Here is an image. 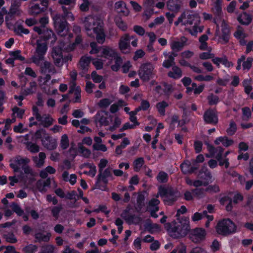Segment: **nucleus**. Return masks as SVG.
I'll list each match as a JSON object with an SVG mask.
<instances>
[{
  "label": "nucleus",
  "instance_id": "18",
  "mask_svg": "<svg viewBox=\"0 0 253 253\" xmlns=\"http://www.w3.org/2000/svg\"><path fill=\"white\" fill-rule=\"evenodd\" d=\"M204 120L206 123L216 124L218 122V117L215 110L209 109L204 114Z\"/></svg>",
  "mask_w": 253,
  "mask_h": 253
},
{
  "label": "nucleus",
  "instance_id": "57",
  "mask_svg": "<svg viewBox=\"0 0 253 253\" xmlns=\"http://www.w3.org/2000/svg\"><path fill=\"white\" fill-rule=\"evenodd\" d=\"M222 0H216L214 2V7L212 10L216 14L219 15L221 12V4Z\"/></svg>",
  "mask_w": 253,
  "mask_h": 253
},
{
  "label": "nucleus",
  "instance_id": "64",
  "mask_svg": "<svg viewBox=\"0 0 253 253\" xmlns=\"http://www.w3.org/2000/svg\"><path fill=\"white\" fill-rule=\"evenodd\" d=\"M23 251L25 253H34L37 251V247L36 245L30 244L25 247Z\"/></svg>",
  "mask_w": 253,
  "mask_h": 253
},
{
  "label": "nucleus",
  "instance_id": "5",
  "mask_svg": "<svg viewBox=\"0 0 253 253\" xmlns=\"http://www.w3.org/2000/svg\"><path fill=\"white\" fill-rule=\"evenodd\" d=\"M216 230L220 235L228 236L236 232L237 226L230 219H224L218 222Z\"/></svg>",
  "mask_w": 253,
  "mask_h": 253
},
{
  "label": "nucleus",
  "instance_id": "51",
  "mask_svg": "<svg viewBox=\"0 0 253 253\" xmlns=\"http://www.w3.org/2000/svg\"><path fill=\"white\" fill-rule=\"evenodd\" d=\"M115 22L118 27L123 31H126L127 30V25L124 23V22L120 17H117L115 18Z\"/></svg>",
  "mask_w": 253,
  "mask_h": 253
},
{
  "label": "nucleus",
  "instance_id": "63",
  "mask_svg": "<svg viewBox=\"0 0 253 253\" xmlns=\"http://www.w3.org/2000/svg\"><path fill=\"white\" fill-rule=\"evenodd\" d=\"M207 99L210 105H215L219 102L218 97L212 94L209 95Z\"/></svg>",
  "mask_w": 253,
  "mask_h": 253
},
{
  "label": "nucleus",
  "instance_id": "29",
  "mask_svg": "<svg viewBox=\"0 0 253 253\" xmlns=\"http://www.w3.org/2000/svg\"><path fill=\"white\" fill-rule=\"evenodd\" d=\"M27 179L29 182H32L35 180V177L37 175V173L29 166L28 164L22 169Z\"/></svg>",
  "mask_w": 253,
  "mask_h": 253
},
{
  "label": "nucleus",
  "instance_id": "61",
  "mask_svg": "<svg viewBox=\"0 0 253 253\" xmlns=\"http://www.w3.org/2000/svg\"><path fill=\"white\" fill-rule=\"evenodd\" d=\"M163 55L167 60H169L172 62H174L175 57L177 56V54L176 52H173L172 51H171L170 52L164 51L163 52Z\"/></svg>",
  "mask_w": 253,
  "mask_h": 253
},
{
  "label": "nucleus",
  "instance_id": "34",
  "mask_svg": "<svg viewBox=\"0 0 253 253\" xmlns=\"http://www.w3.org/2000/svg\"><path fill=\"white\" fill-rule=\"evenodd\" d=\"M45 158V154L44 152H40L39 156L33 157V160L37 167L41 168L44 165Z\"/></svg>",
  "mask_w": 253,
  "mask_h": 253
},
{
  "label": "nucleus",
  "instance_id": "37",
  "mask_svg": "<svg viewBox=\"0 0 253 253\" xmlns=\"http://www.w3.org/2000/svg\"><path fill=\"white\" fill-rule=\"evenodd\" d=\"M145 228L151 233L159 232L161 230V227L159 225L156 223H153L150 221L147 222L145 225Z\"/></svg>",
  "mask_w": 253,
  "mask_h": 253
},
{
  "label": "nucleus",
  "instance_id": "12",
  "mask_svg": "<svg viewBox=\"0 0 253 253\" xmlns=\"http://www.w3.org/2000/svg\"><path fill=\"white\" fill-rule=\"evenodd\" d=\"M63 19L60 14H56L53 17L54 26L58 34L61 36H64L67 33V22Z\"/></svg>",
  "mask_w": 253,
  "mask_h": 253
},
{
  "label": "nucleus",
  "instance_id": "3",
  "mask_svg": "<svg viewBox=\"0 0 253 253\" xmlns=\"http://www.w3.org/2000/svg\"><path fill=\"white\" fill-rule=\"evenodd\" d=\"M166 225L169 227L168 230L170 236L174 238L185 236L190 229L189 222L185 218L178 219L177 221L167 223Z\"/></svg>",
  "mask_w": 253,
  "mask_h": 253
},
{
  "label": "nucleus",
  "instance_id": "43",
  "mask_svg": "<svg viewBox=\"0 0 253 253\" xmlns=\"http://www.w3.org/2000/svg\"><path fill=\"white\" fill-rule=\"evenodd\" d=\"M220 203L222 205L227 204L226 209L228 211H230L232 210L233 203L232 199L229 197H224L220 200Z\"/></svg>",
  "mask_w": 253,
  "mask_h": 253
},
{
  "label": "nucleus",
  "instance_id": "41",
  "mask_svg": "<svg viewBox=\"0 0 253 253\" xmlns=\"http://www.w3.org/2000/svg\"><path fill=\"white\" fill-rule=\"evenodd\" d=\"M56 172V169L51 166H48L44 169L42 170L40 172V176L42 178H45L48 174H54Z\"/></svg>",
  "mask_w": 253,
  "mask_h": 253
},
{
  "label": "nucleus",
  "instance_id": "48",
  "mask_svg": "<svg viewBox=\"0 0 253 253\" xmlns=\"http://www.w3.org/2000/svg\"><path fill=\"white\" fill-rule=\"evenodd\" d=\"M234 36L236 38L240 40H243L248 36L247 34L245 33L242 28L240 26L238 27V29L234 33Z\"/></svg>",
  "mask_w": 253,
  "mask_h": 253
},
{
  "label": "nucleus",
  "instance_id": "47",
  "mask_svg": "<svg viewBox=\"0 0 253 253\" xmlns=\"http://www.w3.org/2000/svg\"><path fill=\"white\" fill-rule=\"evenodd\" d=\"M14 32L19 36H22L23 34L27 35L29 33L28 29L25 28L22 25L18 24L14 27Z\"/></svg>",
  "mask_w": 253,
  "mask_h": 253
},
{
  "label": "nucleus",
  "instance_id": "45",
  "mask_svg": "<svg viewBox=\"0 0 253 253\" xmlns=\"http://www.w3.org/2000/svg\"><path fill=\"white\" fill-rule=\"evenodd\" d=\"M81 90L80 89V87L79 86H71L70 90L69 93H75V94L76 95L75 99L74 100V102H80L81 101V94H80Z\"/></svg>",
  "mask_w": 253,
  "mask_h": 253
},
{
  "label": "nucleus",
  "instance_id": "19",
  "mask_svg": "<svg viewBox=\"0 0 253 253\" xmlns=\"http://www.w3.org/2000/svg\"><path fill=\"white\" fill-rule=\"evenodd\" d=\"M39 66L42 74L49 73L53 75L57 73L55 66L49 61H44L42 63H40Z\"/></svg>",
  "mask_w": 253,
  "mask_h": 253
},
{
  "label": "nucleus",
  "instance_id": "50",
  "mask_svg": "<svg viewBox=\"0 0 253 253\" xmlns=\"http://www.w3.org/2000/svg\"><path fill=\"white\" fill-rule=\"evenodd\" d=\"M144 163V160L143 158H139L136 159L133 162L134 170L135 171H138L140 170L141 167Z\"/></svg>",
  "mask_w": 253,
  "mask_h": 253
},
{
  "label": "nucleus",
  "instance_id": "31",
  "mask_svg": "<svg viewBox=\"0 0 253 253\" xmlns=\"http://www.w3.org/2000/svg\"><path fill=\"white\" fill-rule=\"evenodd\" d=\"M180 0H168L167 3L168 8L172 11H177L181 7Z\"/></svg>",
  "mask_w": 253,
  "mask_h": 253
},
{
  "label": "nucleus",
  "instance_id": "15",
  "mask_svg": "<svg viewBox=\"0 0 253 253\" xmlns=\"http://www.w3.org/2000/svg\"><path fill=\"white\" fill-rule=\"evenodd\" d=\"M187 42V38L184 36L180 37L179 39L171 40L170 42V48L173 52H178L188 45Z\"/></svg>",
  "mask_w": 253,
  "mask_h": 253
},
{
  "label": "nucleus",
  "instance_id": "56",
  "mask_svg": "<svg viewBox=\"0 0 253 253\" xmlns=\"http://www.w3.org/2000/svg\"><path fill=\"white\" fill-rule=\"evenodd\" d=\"M78 151L85 158H88L91 154L90 150L85 148L82 145H79Z\"/></svg>",
  "mask_w": 253,
  "mask_h": 253
},
{
  "label": "nucleus",
  "instance_id": "4",
  "mask_svg": "<svg viewBox=\"0 0 253 253\" xmlns=\"http://www.w3.org/2000/svg\"><path fill=\"white\" fill-rule=\"evenodd\" d=\"M36 139H41L42 145L48 150H54L57 147L56 140L52 137L43 128L37 130L35 134Z\"/></svg>",
  "mask_w": 253,
  "mask_h": 253
},
{
  "label": "nucleus",
  "instance_id": "62",
  "mask_svg": "<svg viewBox=\"0 0 253 253\" xmlns=\"http://www.w3.org/2000/svg\"><path fill=\"white\" fill-rule=\"evenodd\" d=\"M27 147L28 150L31 153H37L40 150L39 146L34 143L28 142L27 144Z\"/></svg>",
  "mask_w": 253,
  "mask_h": 253
},
{
  "label": "nucleus",
  "instance_id": "6",
  "mask_svg": "<svg viewBox=\"0 0 253 253\" xmlns=\"http://www.w3.org/2000/svg\"><path fill=\"white\" fill-rule=\"evenodd\" d=\"M155 65L150 62L142 64L138 71V74L140 79L145 82L149 81L156 75Z\"/></svg>",
  "mask_w": 253,
  "mask_h": 253
},
{
  "label": "nucleus",
  "instance_id": "58",
  "mask_svg": "<svg viewBox=\"0 0 253 253\" xmlns=\"http://www.w3.org/2000/svg\"><path fill=\"white\" fill-rule=\"evenodd\" d=\"M122 123L121 119L118 116H115L114 119V122L113 126H110L109 128V130L113 131L115 129H116L119 126L121 125Z\"/></svg>",
  "mask_w": 253,
  "mask_h": 253
},
{
  "label": "nucleus",
  "instance_id": "36",
  "mask_svg": "<svg viewBox=\"0 0 253 253\" xmlns=\"http://www.w3.org/2000/svg\"><path fill=\"white\" fill-rule=\"evenodd\" d=\"M38 82L40 86L45 93L49 94L51 93V86L49 82L45 83L42 82V76H40L38 78Z\"/></svg>",
  "mask_w": 253,
  "mask_h": 253
},
{
  "label": "nucleus",
  "instance_id": "10",
  "mask_svg": "<svg viewBox=\"0 0 253 253\" xmlns=\"http://www.w3.org/2000/svg\"><path fill=\"white\" fill-rule=\"evenodd\" d=\"M30 162L29 158L17 155L10 160L9 166L14 172H17L20 171L21 168L23 169Z\"/></svg>",
  "mask_w": 253,
  "mask_h": 253
},
{
  "label": "nucleus",
  "instance_id": "13",
  "mask_svg": "<svg viewBox=\"0 0 253 253\" xmlns=\"http://www.w3.org/2000/svg\"><path fill=\"white\" fill-rule=\"evenodd\" d=\"M130 210V207L128 206L121 213V217L124 219L128 224H139L142 221L141 218L139 216L129 213Z\"/></svg>",
  "mask_w": 253,
  "mask_h": 253
},
{
  "label": "nucleus",
  "instance_id": "28",
  "mask_svg": "<svg viewBox=\"0 0 253 253\" xmlns=\"http://www.w3.org/2000/svg\"><path fill=\"white\" fill-rule=\"evenodd\" d=\"M115 8L118 13H122L125 15H127L129 13L126 3L122 0L118 1L115 3Z\"/></svg>",
  "mask_w": 253,
  "mask_h": 253
},
{
  "label": "nucleus",
  "instance_id": "16",
  "mask_svg": "<svg viewBox=\"0 0 253 253\" xmlns=\"http://www.w3.org/2000/svg\"><path fill=\"white\" fill-rule=\"evenodd\" d=\"M112 119V117L109 116L108 117V112L105 111H100L97 112L94 116L95 122L99 123L101 126H107L109 125V119Z\"/></svg>",
  "mask_w": 253,
  "mask_h": 253
},
{
  "label": "nucleus",
  "instance_id": "46",
  "mask_svg": "<svg viewBox=\"0 0 253 253\" xmlns=\"http://www.w3.org/2000/svg\"><path fill=\"white\" fill-rule=\"evenodd\" d=\"M53 60L54 65L57 67L61 68L63 65V55H56L54 54L53 56H51Z\"/></svg>",
  "mask_w": 253,
  "mask_h": 253
},
{
  "label": "nucleus",
  "instance_id": "38",
  "mask_svg": "<svg viewBox=\"0 0 253 253\" xmlns=\"http://www.w3.org/2000/svg\"><path fill=\"white\" fill-rule=\"evenodd\" d=\"M238 20L241 24L247 25L251 22L252 18L247 13H243L238 17Z\"/></svg>",
  "mask_w": 253,
  "mask_h": 253
},
{
  "label": "nucleus",
  "instance_id": "11",
  "mask_svg": "<svg viewBox=\"0 0 253 253\" xmlns=\"http://www.w3.org/2000/svg\"><path fill=\"white\" fill-rule=\"evenodd\" d=\"M214 22L216 24L215 36L219 37V42L223 44L228 43L230 38V30L227 24L224 20L222 21V34L220 35L219 26L215 20Z\"/></svg>",
  "mask_w": 253,
  "mask_h": 253
},
{
  "label": "nucleus",
  "instance_id": "20",
  "mask_svg": "<svg viewBox=\"0 0 253 253\" xmlns=\"http://www.w3.org/2000/svg\"><path fill=\"white\" fill-rule=\"evenodd\" d=\"M198 178L207 183V185H209L211 182L212 175L207 167L203 166L198 173Z\"/></svg>",
  "mask_w": 253,
  "mask_h": 253
},
{
  "label": "nucleus",
  "instance_id": "14",
  "mask_svg": "<svg viewBox=\"0 0 253 253\" xmlns=\"http://www.w3.org/2000/svg\"><path fill=\"white\" fill-rule=\"evenodd\" d=\"M133 38V36L130 37L127 34H126L121 37L119 42V46L122 53L127 54L130 52V41L131 39Z\"/></svg>",
  "mask_w": 253,
  "mask_h": 253
},
{
  "label": "nucleus",
  "instance_id": "26",
  "mask_svg": "<svg viewBox=\"0 0 253 253\" xmlns=\"http://www.w3.org/2000/svg\"><path fill=\"white\" fill-rule=\"evenodd\" d=\"M91 60V58L89 56L82 57L79 63V68L84 72L87 71Z\"/></svg>",
  "mask_w": 253,
  "mask_h": 253
},
{
  "label": "nucleus",
  "instance_id": "44",
  "mask_svg": "<svg viewBox=\"0 0 253 253\" xmlns=\"http://www.w3.org/2000/svg\"><path fill=\"white\" fill-rule=\"evenodd\" d=\"M43 11V9L41 8L39 4H35L32 5L29 10V13L32 15H38Z\"/></svg>",
  "mask_w": 253,
  "mask_h": 253
},
{
  "label": "nucleus",
  "instance_id": "24",
  "mask_svg": "<svg viewBox=\"0 0 253 253\" xmlns=\"http://www.w3.org/2000/svg\"><path fill=\"white\" fill-rule=\"evenodd\" d=\"M81 3L80 4V10L82 12H87L91 8L93 10L97 11V8L95 6L94 4L91 0H81Z\"/></svg>",
  "mask_w": 253,
  "mask_h": 253
},
{
  "label": "nucleus",
  "instance_id": "8",
  "mask_svg": "<svg viewBox=\"0 0 253 253\" xmlns=\"http://www.w3.org/2000/svg\"><path fill=\"white\" fill-rule=\"evenodd\" d=\"M33 30L40 35V39L43 40L45 42L51 39V42L54 43L57 40L53 31L46 27H34Z\"/></svg>",
  "mask_w": 253,
  "mask_h": 253
},
{
  "label": "nucleus",
  "instance_id": "35",
  "mask_svg": "<svg viewBox=\"0 0 253 253\" xmlns=\"http://www.w3.org/2000/svg\"><path fill=\"white\" fill-rule=\"evenodd\" d=\"M34 237L36 239V242H48L50 237V234L47 233L44 234L43 232L36 231L35 233Z\"/></svg>",
  "mask_w": 253,
  "mask_h": 253
},
{
  "label": "nucleus",
  "instance_id": "42",
  "mask_svg": "<svg viewBox=\"0 0 253 253\" xmlns=\"http://www.w3.org/2000/svg\"><path fill=\"white\" fill-rule=\"evenodd\" d=\"M51 184V179L48 178L44 181L38 182L37 187L40 191L44 192L46 191L45 187H49Z\"/></svg>",
  "mask_w": 253,
  "mask_h": 253
},
{
  "label": "nucleus",
  "instance_id": "52",
  "mask_svg": "<svg viewBox=\"0 0 253 253\" xmlns=\"http://www.w3.org/2000/svg\"><path fill=\"white\" fill-rule=\"evenodd\" d=\"M207 214L208 212L206 211H203V212L201 213L196 212L192 216L191 219L194 222L198 221L206 217Z\"/></svg>",
  "mask_w": 253,
  "mask_h": 253
},
{
  "label": "nucleus",
  "instance_id": "22",
  "mask_svg": "<svg viewBox=\"0 0 253 253\" xmlns=\"http://www.w3.org/2000/svg\"><path fill=\"white\" fill-rule=\"evenodd\" d=\"M99 174L97 176V183L102 181L106 184L108 182L107 178L112 176V169L110 168H107L106 169L98 171Z\"/></svg>",
  "mask_w": 253,
  "mask_h": 253
},
{
  "label": "nucleus",
  "instance_id": "2",
  "mask_svg": "<svg viewBox=\"0 0 253 253\" xmlns=\"http://www.w3.org/2000/svg\"><path fill=\"white\" fill-rule=\"evenodd\" d=\"M181 14L183 26L192 27L187 29V31L192 36L196 37L198 32H203L204 26H200L201 18L198 13L188 10L184 11Z\"/></svg>",
  "mask_w": 253,
  "mask_h": 253
},
{
  "label": "nucleus",
  "instance_id": "23",
  "mask_svg": "<svg viewBox=\"0 0 253 253\" xmlns=\"http://www.w3.org/2000/svg\"><path fill=\"white\" fill-rule=\"evenodd\" d=\"M181 169L183 173L185 174L191 173L198 169V166L193 164L188 161H185L180 165Z\"/></svg>",
  "mask_w": 253,
  "mask_h": 253
},
{
  "label": "nucleus",
  "instance_id": "7",
  "mask_svg": "<svg viewBox=\"0 0 253 253\" xmlns=\"http://www.w3.org/2000/svg\"><path fill=\"white\" fill-rule=\"evenodd\" d=\"M36 44L37 47L35 54L31 57V60L33 63L39 66L41 62L44 59V56L47 50V46L46 42H42L41 39L37 40Z\"/></svg>",
  "mask_w": 253,
  "mask_h": 253
},
{
  "label": "nucleus",
  "instance_id": "27",
  "mask_svg": "<svg viewBox=\"0 0 253 253\" xmlns=\"http://www.w3.org/2000/svg\"><path fill=\"white\" fill-rule=\"evenodd\" d=\"M102 56L105 58L112 59L118 53L114 49L109 47L104 46L102 49Z\"/></svg>",
  "mask_w": 253,
  "mask_h": 253
},
{
  "label": "nucleus",
  "instance_id": "1",
  "mask_svg": "<svg viewBox=\"0 0 253 253\" xmlns=\"http://www.w3.org/2000/svg\"><path fill=\"white\" fill-rule=\"evenodd\" d=\"M82 23L86 35L96 40L98 43L102 44L105 40V35L103 29V21L97 16L88 15L81 19Z\"/></svg>",
  "mask_w": 253,
  "mask_h": 253
},
{
  "label": "nucleus",
  "instance_id": "21",
  "mask_svg": "<svg viewBox=\"0 0 253 253\" xmlns=\"http://www.w3.org/2000/svg\"><path fill=\"white\" fill-rule=\"evenodd\" d=\"M224 149L221 147H217L215 151V158L219 162L220 166H225L226 168H228L229 166V160L227 158H222V153Z\"/></svg>",
  "mask_w": 253,
  "mask_h": 253
},
{
  "label": "nucleus",
  "instance_id": "55",
  "mask_svg": "<svg viewBox=\"0 0 253 253\" xmlns=\"http://www.w3.org/2000/svg\"><path fill=\"white\" fill-rule=\"evenodd\" d=\"M193 195L198 198L203 197L205 194L206 190L204 188H196L192 190Z\"/></svg>",
  "mask_w": 253,
  "mask_h": 253
},
{
  "label": "nucleus",
  "instance_id": "54",
  "mask_svg": "<svg viewBox=\"0 0 253 253\" xmlns=\"http://www.w3.org/2000/svg\"><path fill=\"white\" fill-rule=\"evenodd\" d=\"M157 179L159 182H167L168 179V175L166 172L161 171L158 173Z\"/></svg>",
  "mask_w": 253,
  "mask_h": 253
},
{
  "label": "nucleus",
  "instance_id": "17",
  "mask_svg": "<svg viewBox=\"0 0 253 253\" xmlns=\"http://www.w3.org/2000/svg\"><path fill=\"white\" fill-rule=\"evenodd\" d=\"M206 234L204 229L197 228L191 232L189 237L193 242L199 243L205 238Z\"/></svg>",
  "mask_w": 253,
  "mask_h": 253
},
{
  "label": "nucleus",
  "instance_id": "39",
  "mask_svg": "<svg viewBox=\"0 0 253 253\" xmlns=\"http://www.w3.org/2000/svg\"><path fill=\"white\" fill-rule=\"evenodd\" d=\"M169 106V103L166 101H162L157 103L156 107L159 113L162 116L165 115V109Z\"/></svg>",
  "mask_w": 253,
  "mask_h": 253
},
{
  "label": "nucleus",
  "instance_id": "25",
  "mask_svg": "<svg viewBox=\"0 0 253 253\" xmlns=\"http://www.w3.org/2000/svg\"><path fill=\"white\" fill-rule=\"evenodd\" d=\"M20 2H13L9 9L8 13V14L18 17L20 16L23 12L22 10L20 8Z\"/></svg>",
  "mask_w": 253,
  "mask_h": 253
},
{
  "label": "nucleus",
  "instance_id": "53",
  "mask_svg": "<svg viewBox=\"0 0 253 253\" xmlns=\"http://www.w3.org/2000/svg\"><path fill=\"white\" fill-rule=\"evenodd\" d=\"M69 146V140L67 134H63L60 140V146L63 149H66Z\"/></svg>",
  "mask_w": 253,
  "mask_h": 253
},
{
  "label": "nucleus",
  "instance_id": "32",
  "mask_svg": "<svg viewBox=\"0 0 253 253\" xmlns=\"http://www.w3.org/2000/svg\"><path fill=\"white\" fill-rule=\"evenodd\" d=\"M168 75L171 78L179 79L182 76V71L178 66H173L171 70L168 72Z\"/></svg>",
  "mask_w": 253,
  "mask_h": 253
},
{
  "label": "nucleus",
  "instance_id": "9",
  "mask_svg": "<svg viewBox=\"0 0 253 253\" xmlns=\"http://www.w3.org/2000/svg\"><path fill=\"white\" fill-rule=\"evenodd\" d=\"M33 114L36 119L40 125L44 127H48L51 126L54 122V119L49 114H44L42 116L39 113V110L37 106H33L32 108Z\"/></svg>",
  "mask_w": 253,
  "mask_h": 253
},
{
  "label": "nucleus",
  "instance_id": "60",
  "mask_svg": "<svg viewBox=\"0 0 253 253\" xmlns=\"http://www.w3.org/2000/svg\"><path fill=\"white\" fill-rule=\"evenodd\" d=\"M62 10L64 12V16L67 19L73 21L75 20V17L73 14L68 10L67 7L64 6L62 7Z\"/></svg>",
  "mask_w": 253,
  "mask_h": 253
},
{
  "label": "nucleus",
  "instance_id": "30",
  "mask_svg": "<svg viewBox=\"0 0 253 253\" xmlns=\"http://www.w3.org/2000/svg\"><path fill=\"white\" fill-rule=\"evenodd\" d=\"M214 142L215 145H219L221 143L224 146L227 147L232 145L234 141L226 136H220L216 138Z\"/></svg>",
  "mask_w": 253,
  "mask_h": 253
},
{
  "label": "nucleus",
  "instance_id": "40",
  "mask_svg": "<svg viewBox=\"0 0 253 253\" xmlns=\"http://www.w3.org/2000/svg\"><path fill=\"white\" fill-rule=\"evenodd\" d=\"M113 59L115 60V64L111 66V68L113 71H118L123 63L122 58L117 54Z\"/></svg>",
  "mask_w": 253,
  "mask_h": 253
},
{
  "label": "nucleus",
  "instance_id": "59",
  "mask_svg": "<svg viewBox=\"0 0 253 253\" xmlns=\"http://www.w3.org/2000/svg\"><path fill=\"white\" fill-rule=\"evenodd\" d=\"M112 102V101L109 98H104L101 99L98 103V105L100 108H106L108 107Z\"/></svg>",
  "mask_w": 253,
  "mask_h": 253
},
{
  "label": "nucleus",
  "instance_id": "33",
  "mask_svg": "<svg viewBox=\"0 0 253 253\" xmlns=\"http://www.w3.org/2000/svg\"><path fill=\"white\" fill-rule=\"evenodd\" d=\"M212 61L213 63L215 64L218 67H220V64L222 63L225 66L229 67L230 66H233V64L231 62H230L228 61L227 58L224 56L221 58L219 57H215L213 58L212 59Z\"/></svg>",
  "mask_w": 253,
  "mask_h": 253
},
{
  "label": "nucleus",
  "instance_id": "49",
  "mask_svg": "<svg viewBox=\"0 0 253 253\" xmlns=\"http://www.w3.org/2000/svg\"><path fill=\"white\" fill-rule=\"evenodd\" d=\"M145 198L144 196L142 194H139L137 198V205L135 207V209L138 212H140L142 208L144 205Z\"/></svg>",
  "mask_w": 253,
  "mask_h": 253
}]
</instances>
